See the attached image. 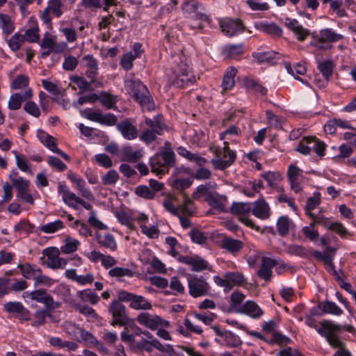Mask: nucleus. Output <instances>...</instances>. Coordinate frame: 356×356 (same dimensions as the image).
I'll return each instance as SVG.
<instances>
[{"label": "nucleus", "mask_w": 356, "mask_h": 356, "mask_svg": "<svg viewBox=\"0 0 356 356\" xmlns=\"http://www.w3.org/2000/svg\"><path fill=\"white\" fill-rule=\"evenodd\" d=\"M129 307L136 310L151 309L152 307V304L145 300L143 296H138L136 294L134 295L133 300L130 303Z\"/></svg>", "instance_id": "34"}, {"label": "nucleus", "mask_w": 356, "mask_h": 356, "mask_svg": "<svg viewBox=\"0 0 356 356\" xmlns=\"http://www.w3.org/2000/svg\"><path fill=\"white\" fill-rule=\"evenodd\" d=\"M236 313L243 314L253 318H258L263 315L264 312L255 302L248 300L240 306V308L236 309Z\"/></svg>", "instance_id": "16"}, {"label": "nucleus", "mask_w": 356, "mask_h": 356, "mask_svg": "<svg viewBox=\"0 0 356 356\" xmlns=\"http://www.w3.org/2000/svg\"><path fill=\"white\" fill-rule=\"evenodd\" d=\"M170 145V143L165 142V146L149 158L151 172L159 177L168 174L169 170L175 166L176 156Z\"/></svg>", "instance_id": "1"}, {"label": "nucleus", "mask_w": 356, "mask_h": 356, "mask_svg": "<svg viewBox=\"0 0 356 356\" xmlns=\"http://www.w3.org/2000/svg\"><path fill=\"white\" fill-rule=\"evenodd\" d=\"M177 261L181 264L191 266V270L194 272L210 270L208 261L198 255L195 257L179 255Z\"/></svg>", "instance_id": "12"}, {"label": "nucleus", "mask_w": 356, "mask_h": 356, "mask_svg": "<svg viewBox=\"0 0 356 356\" xmlns=\"http://www.w3.org/2000/svg\"><path fill=\"white\" fill-rule=\"evenodd\" d=\"M96 238L97 240L98 243L104 248H110L111 250H115L117 248V244L114 239L113 236L110 234H106L103 238L100 236V234H97Z\"/></svg>", "instance_id": "35"}, {"label": "nucleus", "mask_w": 356, "mask_h": 356, "mask_svg": "<svg viewBox=\"0 0 356 356\" xmlns=\"http://www.w3.org/2000/svg\"><path fill=\"white\" fill-rule=\"evenodd\" d=\"M99 99L102 105H104L107 109H117V106H115L118 102L117 96H114L107 92L103 91L100 92Z\"/></svg>", "instance_id": "30"}, {"label": "nucleus", "mask_w": 356, "mask_h": 356, "mask_svg": "<svg viewBox=\"0 0 356 356\" xmlns=\"http://www.w3.org/2000/svg\"><path fill=\"white\" fill-rule=\"evenodd\" d=\"M22 102L23 97L22 95L19 93H14L10 97L8 107L10 110H18L21 108Z\"/></svg>", "instance_id": "57"}, {"label": "nucleus", "mask_w": 356, "mask_h": 356, "mask_svg": "<svg viewBox=\"0 0 356 356\" xmlns=\"http://www.w3.org/2000/svg\"><path fill=\"white\" fill-rule=\"evenodd\" d=\"M209 289V284L202 277H195L192 280H188L189 293L193 298L208 295Z\"/></svg>", "instance_id": "10"}, {"label": "nucleus", "mask_w": 356, "mask_h": 356, "mask_svg": "<svg viewBox=\"0 0 356 356\" xmlns=\"http://www.w3.org/2000/svg\"><path fill=\"white\" fill-rule=\"evenodd\" d=\"M251 211L254 216L262 220L268 219L270 216V207L263 197L254 202Z\"/></svg>", "instance_id": "17"}, {"label": "nucleus", "mask_w": 356, "mask_h": 356, "mask_svg": "<svg viewBox=\"0 0 356 356\" xmlns=\"http://www.w3.org/2000/svg\"><path fill=\"white\" fill-rule=\"evenodd\" d=\"M292 220L287 216H282L278 218L276 226L279 235L286 236L289 232L291 226H293Z\"/></svg>", "instance_id": "25"}, {"label": "nucleus", "mask_w": 356, "mask_h": 356, "mask_svg": "<svg viewBox=\"0 0 356 356\" xmlns=\"http://www.w3.org/2000/svg\"><path fill=\"white\" fill-rule=\"evenodd\" d=\"M243 85L245 88L254 94H260L265 96L267 94V89L263 86L257 80L245 77L243 79Z\"/></svg>", "instance_id": "19"}, {"label": "nucleus", "mask_w": 356, "mask_h": 356, "mask_svg": "<svg viewBox=\"0 0 356 356\" xmlns=\"http://www.w3.org/2000/svg\"><path fill=\"white\" fill-rule=\"evenodd\" d=\"M196 81L195 76L191 74V69L185 61L184 56H179L172 66V74L168 83L175 88H185Z\"/></svg>", "instance_id": "2"}, {"label": "nucleus", "mask_w": 356, "mask_h": 356, "mask_svg": "<svg viewBox=\"0 0 356 356\" xmlns=\"http://www.w3.org/2000/svg\"><path fill=\"white\" fill-rule=\"evenodd\" d=\"M78 297L83 302H88L92 305H96L100 300L97 294L90 289L78 291Z\"/></svg>", "instance_id": "33"}, {"label": "nucleus", "mask_w": 356, "mask_h": 356, "mask_svg": "<svg viewBox=\"0 0 356 356\" xmlns=\"http://www.w3.org/2000/svg\"><path fill=\"white\" fill-rule=\"evenodd\" d=\"M66 243L62 245L60 251L65 254H70L74 252L79 245L80 243L76 239H72L70 236L65 238Z\"/></svg>", "instance_id": "46"}, {"label": "nucleus", "mask_w": 356, "mask_h": 356, "mask_svg": "<svg viewBox=\"0 0 356 356\" xmlns=\"http://www.w3.org/2000/svg\"><path fill=\"white\" fill-rule=\"evenodd\" d=\"M71 82L77 85L80 90H90V82L87 81L83 76H72L70 77Z\"/></svg>", "instance_id": "63"}, {"label": "nucleus", "mask_w": 356, "mask_h": 356, "mask_svg": "<svg viewBox=\"0 0 356 356\" xmlns=\"http://www.w3.org/2000/svg\"><path fill=\"white\" fill-rule=\"evenodd\" d=\"M280 54L276 51H265L253 53L252 57L257 60L259 64L261 63H275V60L279 58Z\"/></svg>", "instance_id": "23"}, {"label": "nucleus", "mask_w": 356, "mask_h": 356, "mask_svg": "<svg viewBox=\"0 0 356 356\" xmlns=\"http://www.w3.org/2000/svg\"><path fill=\"white\" fill-rule=\"evenodd\" d=\"M318 69L322 73L323 76L325 78L326 83H328L330 77L332 75L334 65L332 60H327L323 62L319 63Z\"/></svg>", "instance_id": "38"}, {"label": "nucleus", "mask_w": 356, "mask_h": 356, "mask_svg": "<svg viewBox=\"0 0 356 356\" xmlns=\"http://www.w3.org/2000/svg\"><path fill=\"white\" fill-rule=\"evenodd\" d=\"M17 268L21 270V273L26 279H33L35 265L29 263L19 264Z\"/></svg>", "instance_id": "52"}, {"label": "nucleus", "mask_w": 356, "mask_h": 356, "mask_svg": "<svg viewBox=\"0 0 356 356\" xmlns=\"http://www.w3.org/2000/svg\"><path fill=\"white\" fill-rule=\"evenodd\" d=\"M25 41L26 38L24 35L16 33L9 39L8 44L13 51H17L21 48Z\"/></svg>", "instance_id": "41"}, {"label": "nucleus", "mask_w": 356, "mask_h": 356, "mask_svg": "<svg viewBox=\"0 0 356 356\" xmlns=\"http://www.w3.org/2000/svg\"><path fill=\"white\" fill-rule=\"evenodd\" d=\"M117 129L122 136L129 140L136 139L138 136L136 127L133 124L132 119L126 118L117 124Z\"/></svg>", "instance_id": "13"}, {"label": "nucleus", "mask_w": 356, "mask_h": 356, "mask_svg": "<svg viewBox=\"0 0 356 356\" xmlns=\"http://www.w3.org/2000/svg\"><path fill=\"white\" fill-rule=\"evenodd\" d=\"M53 292L60 297L65 302L72 304L74 300L71 297V292L69 286L60 284L54 289Z\"/></svg>", "instance_id": "29"}, {"label": "nucleus", "mask_w": 356, "mask_h": 356, "mask_svg": "<svg viewBox=\"0 0 356 356\" xmlns=\"http://www.w3.org/2000/svg\"><path fill=\"white\" fill-rule=\"evenodd\" d=\"M243 247V243L241 241L230 237H225L221 241V248L231 253L240 251Z\"/></svg>", "instance_id": "22"}, {"label": "nucleus", "mask_w": 356, "mask_h": 356, "mask_svg": "<svg viewBox=\"0 0 356 356\" xmlns=\"http://www.w3.org/2000/svg\"><path fill=\"white\" fill-rule=\"evenodd\" d=\"M137 321L147 328L155 330L158 328L161 322V318L157 315L151 316L147 313L142 312L138 315Z\"/></svg>", "instance_id": "18"}, {"label": "nucleus", "mask_w": 356, "mask_h": 356, "mask_svg": "<svg viewBox=\"0 0 356 356\" xmlns=\"http://www.w3.org/2000/svg\"><path fill=\"white\" fill-rule=\"evenodd\" d=\"M318 308L322 310V313H327L337 316L342 314L343 311L334 302L330 300H325L318 304Z\"/></svg>", "instance_id": "31"}, {"label": "nucleus", "mask_w": 356, "mask_h": 356, "mask_svg": "<svg viewBox=\"0 0 356 356\" xmlns=\"http://www.w3.org/2000/svg\"><path fill=\"white\" fill-rule=\"evenodd\" d=\"M29 298L38 302L45 305L47 310H54L60 307L59 302L54 301L52 296L47 293L45 289H36L29 294Z\"/></svg>", "instance_id": "8"}, {"label": "nucleus", "mask_w": 356, "mask_h": 356, "mask_svg": "<svg viewBox=\"0 0 356 356\" xmlns=\"http://www.w3.org/2000/svg\"><path fill=\"white\" fill-rule=\"evenodd\" d=\"M42 49L51 50L54 53H59L63 49H59L56 42L51 38L44 36L40 44Z\"/></svg>", "instance_id": "54"}, {"label": "nucleus", "mask_w": 356, "mask_h": 356, "mask_svg": "<svg viewBox=\"0 0 356 356\" xmlns=\"http://www.w3.org/2000/svg\"><path fill=\"white\" fill-rule=\"evenodd\" d=\"M50 311L47 308L37 310L33 314L35 320L32 321L31 325L35 327L44 325L47 316H50Z\"/></svg>", "instance_id": "37"}, {"label": "nucleus", "mask_w": 356, "mask_h": 356, "mask_svg": "<svg viewBox=\"0 0 356 356\" xmlns=\"http://www.w3.org/2000/svg\"><path fill=\"white\" fill-rule=\"evenodd\" d=\"M343 38V35L335 33L332 29L326 28L320 31V42H336Z\"/></svg>", "instance_id": "24"}, {"label": "nucleus", "mask_w": 356, "mask_h": 356, "mask_svg": "<svg viewBox=\"0 0 356 356\" xmlns=\"http://www.w3.org/2000/svg\"><path fill=\"white\" fill-rule=\"evenodd\" d=\"M223 338L225 341L226 345L229 347H238L242 343L239 337L231 331H225Z\"/></svg>", "instance_id": "48"}, {"label": "nucleus", "mask_w": 356, "mask_h": 356, "mask_svg": "<svg viewBox=\"0 0 356 356\" xmlns=\"http://www.w3.org/2000/svg\"><path fill=\"white\" fill-rule=\"evenodd\" d=\"M236 156V154L234 151H229L228 160H222L221 159H213L211 163L216 169L222 170L230 166L234 162Z\"/></svg>", "instance_id": "36"}, {"label": "nucleus", "mask_w": 356, "mask_h": 356, "mask_svg": "<svg viewBox=\"0 0 356 356\" xmlns=\"http://www.w3.org/2000/svg\"><path fill=\"white\" fill-rule=\"evenodd\" d=\"M81 198L76 196L74 193L71 191L67 193L66 195L63 197V202L70 207L74 209H77V204H79V200Z\"/></svg>", "instance_id": "62"}, {"label": "nucleus", "mask_w": 356, "mask_h": 356, "mask_svg": "<svg viewBox=\"0 0 356 356\" xmlns=\"http://www.w3.org/2000/svg\"><path fill=\"white\" fill-rule=\"evenodd\" d=\"M76 184V189L79 191V193L81 194L83 197L89 200H92L94 199V196L91 191L88 188L85 187L86 183L82 178L78 180Z\"/></svg>", "instance_id": "61"}, {"label": "nucleus", "mask_w": 356, "mask_h": 356, "mask_svg": "<svg viewBox=\"0 0 356 356\" xmlns=\"http://www.w3.org/2000/svg\"><path fill=\"white\" fill-rule=\"evenodd\" d=\"M244 299L245 295L243 293L238 291L232 293L230 296L231 305L227 312H236V309L240 308L238 305L241 304Z\"/></svg>", "instance_id": "45"}, {"label": "nucleus", "mask_w": 356, "mask_h": 356, "mask_svg": "<svg viewBox=\"0 0 356 356\" xmlns=\"http://www.w3.org/2000/svg\"><path fill=\"white\" fill-rule=\"evenodd\" d=\"M237 70L234 67H229L225 73L222 81V87L224 90H231L235 84L234 77L237 74Z\"/></svg>", "instance_id": "26"}, {"label": "nucleus", "mask_w": 356, "mask_h": 356, "mask_svg": "<svg viewBox=\"0 0 356 356\" xmlns=\"http://www.w3.org/2000/svg\"><path fill=\"white\" fill-rule=\"evenodd\" d=\"M163 132V129H146L141 133L139 138L146 145H149L157 139V136L162 135Z\"/></svg>", "instance_id": "27"}, {"label": "nucleus", "mask_w": 356, "mask_h": 356, "mask_svg": "<svg viewBox=\"0 0 356 356\" xmlns=\"http://www.w3.org/2000/svg\"><path fill=\"white\" fill-rule=\"evenodd\" d=\"M63 222L60 220H57L54 222L42 225L40 227V230L44 233L51 234L56 232L58 229H63Z\"/></svg>", "instance_id": "49"}, {"label": "nucleus", "mask_w": 356, "mask_h": 356, "mask_svg": "<svg viewBox=\"0 0 356 356\" xmlns=\"http://www.w3.org/2000/svg\"><path fill=\"white\" fill-rule=\"evenodd\" d=\"M321 204V195L318 192L314 193L313 197H309L307 200L305 211L306 214L309 217V214L312 213V211L314 210L317 206Z\"/></svg>", "instance_id": "42"}, {"label": "nucleus", "mask_w": 356, "mask_h": 356, "mask_svg": "<svg viewBox=\"0 0 356 356\" xmlns=\"http://www.w3.org/2000/svg\"><path fill=\"white\" fill-rule=\"evenodd\" d=\"M26 40L30 42H36L39 40V28L36 24L35 26L28 29L24 35Z\"/></svg>", "instance_id": "60"}, {"label": "nucleus", "mask_w": 356, "mask_h": 356, "mask_svg": "<svg viewBox=\"0 0 356 356\" xmlns=\"http://www.w3.org/2000/svg\"><path fill=\"white\" fill-rule=\"evenodd\" d=\"M261 177L268 182V186L273 188L277 182L282 179V175L279 172L268 171L261 175Z\"/></svg>", "instance_id": "47"}, {"label": "nucleus", "mask_w": 356, "mask_h": 356, "mask_svg": "<svg viewBox=\"0 0 356 356\" xmlns=\"http://www.w3.org/2000/svg\"><path fill=\"white\" fill-rule=\"evenodd\" d=\"M38 137L40 141L51 151L57 147L56 138L46 132L42 130L38 131Z\"/></svg>", "instance_id": "43"}, {"label": "nucleus", "mask_w": 356, "mask_h": 356, "mask_svg": "<svg viewBox=\"0 0 356 356\" xmlns=\"http://www.w3.org/2000/svg\"><path fill=\"white\" fill-rule=\"evenodd\" d=\"M250 211L251 207L250 203L234 202L230 208V212L232 214L241 216L239 218V220L241 222L245 224L246 226L257 232H259L260 227L255 225L251 219L244 216L245 215L249 213Z\"/></svg>", "instance_id": "7"}, {"label": "nucleus", "mask_w": 356, "mask_h": 356, "mask_svg": "<svg viewBox=\"0 0 356 356\" xmlns=\"http://www.w3.org/2000/svg\"><path fill=\"white\" fill-rule=\"evenodd\" d=\"M119 179V175L115 170H108L105 175L102 177V184L105 186L113 185Z\"/></svg>", "instance_id": "55"}, {"label": "nucleus", "mask_w": 356, "mask_h": 356, "mask_svg": "<svg viewBox=\"0 0 356 356\" xmlns=\"http://www.w3.org/2000/svg\"><path fill=\"white\" fill-rule=\"evenodd\" d=\"M3 309L5 312L12 314L21 322L29 321L31 319V312L24 307L20 302H8L3 305Z\"/></svg>", "instance_id": "6"}, {"label": "nucleus", "mask_w": 356, "mask_h": 356, "mask_svg": "<svg viewBox=\"0 0 356 356\" xmlns=\"http://www.w3.org/2000/svg\"><path fill=\"white\" fill-rule=\"evenodd\" d=\"M136 194L146 200H152L154 197L155 193L149 188L145 185H140L136 188Z\"/></svg>", "instance_id": "53"}, {"label": "nucleus", "mask_w": 356, "mask_h": 356, "mask_svg": "<svg viewBox=\"0 0 356 356\" xmlns=\"http://www.w3.org/2000/svg\"><path fill=\"white\" fill-rule=\"evenodd\" d=\"M336 249L334 248L329 246L326 248L324 253L316 250L313 254L316 259L323 262L324 265L327 267V270L331 274L334 272V270H336V269L333 263L334 257L333 255L329 254V253H334Z\"/></svg>", "instance_id": "15"}, {"label": "nucleus", "mask_w": 356, "mask_h": 356, "mask_svg": "<svg viewBox=\"0 0 356 356\" xmlns=\"http://www.w3.org/2000/svg\"><path fill=\"white\" fill-rule=\"evenodd\" d=\"M74 307L77 311L79 312V313L86 316L92 317L94 319H97L98 318V315L95 310L88 305L76 304L74 305Z\"/></svg>", "instance_id": "58"}, {"label": "nucleus", "mask_w": 356, "mask_h": 356, "mask_svg": "<svg viewBox=\"0 0 356 356\" xmlns=\"http://www.w3.org/2000/svg\"><path fill=\"white\" fill-rule=\"evenodd\" d=\"M191 241L197 244L202 245L207 241V236L200 230L193 228L189 232Z\"/></svg>", "instance_id": "51"}, {"label": "nucleus", "mask_w": 356, "mask_h": 356, "mask_svg": "<svg viewBox=\"0 0 356 356\" xmlns=\"http://www.w3.org/2000/svg\"><path fill=\"white\" fill-rule=\"evenodd\" d=\"M220 26L222 32L228 37L236 35L245 30L243 23L238 19H222L220 21Z\"/></svg>", "instance_id": "9"}, {"label": "nucleus", "mask_w": 356, "mask_h": 356, "mask_svg": "<svg viewBox=\"0 0 356 356\" xmlns=\"http://www.w3.org/2000/svg\"><path fill=\"white\" fill-rule=\"evenodd\" d=\"M204 201L213 209H216L220 212H226L225 206L227 203V198L225 195H220L216 192L209 194L207 197H204Z\"/></svg>", "instance_id": "14"}, {"label": "nucleus", "mask_w": 356, "mask_h": 356, "mask_svg": "<svg viewBox=\"0 0 356 356\" xmlns=\"http://www.w3.org/2000/svg\"><path fill=\"white\" fill-rule=\"evenodd\" d=\"M319 323L323 327V329L318 330V333L326 339V341L331 347L339 348V350L345 348V343L336 334V333L341 332V327L338 324L328 320H323Z\"/></svg>", "instance_id": "4"}, {"label": "nucleus", "mask_w": 356, "mask_h": 356, "mask_svg": "<svg viewBox=\"0 0 356 356\" xmlns=\"http://www.w3.org/2000/svg\"><path fill=\"white\" fill-rule=\"evenodd\" d=\"M34 229V225H32L29 220H22L19 223H17L14 229L17 232H25L27 234L33 232Z\"/></svg>", "instance_id": "59"}, {"label": "nucleus", "mask_w": 356, "mask_h": 356, "mask_svg": "<svg viewBox=\"0 0 356 356\" xmlns=\"http://www.w3.org/2000/svg\"><path fill=\"white\" fill-rule=\"evenodd\" d=\"M256 28L258 30L263 31L264 33L270 35L273 37H281L282 35V29L280 26L275 23H264L261 22L256 25Z\"/></svg>", "instance_id": "20"}, {"label": "nucleus", "mask_w": 356, "mask_h": 356, "mask_svg": "<svg viewBox=\"0 0 356 356\" xmlns=\"http://www.w3.org/2000/svg\"><path fill=\"white\" fill-rule=\"evenodd\" d=\"M108 275L113 277H133V271L127 268L115 267L108 271Z\"/></svg>", "instance_id": "50"}, {"label": "nucleus", "mask_w": 356, "mask_h": 356, "mask_svg": "<svg viewBox=\"0 0 356 356\" xmlns=\"http://www.w3.org/2000/svg\"><path fill=\"white\" fill-rule=\"evenodd\" d=\"M29 79L25 74H19L12 81L10 88L12 90L24 89L29 86Z\"/></svg>", "instance_id": "44"}, {"label": "nucleus", "mask_w": 356, "mask_h": 356, "mask_svg": "<svg viewBox=\"0 0 356 356\" xmlns=\"http://www.w3.org/2000/svg\"><path fill=\"white\" fill-rule=\"evenodd\" d=\"M315 140V136H305L299 142L298 146L295 149L296 151L303 155H309L311 153L312 146H308V144H312Z\"/></svg>", "instance_id": "32"}, {"label": "nucleus", "mask_w": 356, "mask_h": 356, "mask_svg": "<svg viewBox=\"0 0 356 356\" xmlns=\"http://www.w3.org/2000/svg\"><path fill=\"white\" fill-rule=\"evenodd\" d=\"M124 154L127 160L132 163L137 162L143 156L141 150L138 149L136 151H132V149L130 147L125 149Z\"/></svg>", "instance_id": "64"}, {"label": "nucleus", "mask_w": 356, "mask_h": 356, "mask_svg": "<svg viewBox=\"0 0 356 356\" xmlns=\"http://www.w3.org/2000/svg\"><path fill=\"white\" fill-rule=\"evenodd\" d=\"M0 27L6 35H10L15 29L9 15L0 13Z\"/></svg>", "instance_id": "39"}, {"label": "nucleus", "mask_w": 356, "mask_h": 356, "mask_svg": "<svg viewBox=\"0 0 356 356\" xmlns=\"http://www.w3.org/2000/svg\"><path fill=\"white\" fill-rule=\"evenodd\" d=\"M127 92L143 108L150 111L154 110V104L147 88L139 79H129L124 81Z\"/></svg>", "instance_id": "3"}, {"label": "nucleus", "mask_w": 356, "mask_h": 356, "mask_svg": "<svg viewBox=\"0 0 356 356\" xmlns=\"http://www.w3.org/2000/svg\"><path fill=\"white\" fill-rule=\"evenodd\" d=\"M108 312L112 315L111 325L124 326L129 325L131 320L128 317L126 307L120 301L113 300L108 307ZM131 322L133 323V321Z\"/></svg>", "instance_id": "5"}, {"label": "nucleus", "mask_w": 356, "mask_h": 356, "mask_svg": "<svg viewBox=\"0 0 356 356\" xmlns=\"http://www.w3.org/2000/svg\"><path fill=\"white\" fill-rule=\"evenodd\" d=\"M286 20H289V22L286 24L287 27L297 35V38L299 41H304L309 35V31L304 29L301 25H299L296 19L291 20L286 18Z\"/></svg>", "instance_id": "21"}, {"label": "nucleus", "mask_w": 356, "mask_h": 356, "mask_svg": "<svg viewBox=\"0 0 356 356\" xmlns=\"http://www.w3.org/2000/svg\"><path fill=\"white\" fill-rule=\"evenodd\" d=\"M243 54V45L229 44L226 45L222 50V54L225 58L235 59Z\"/></svg>", "instance_id": "28"}, {"label": "nucleus", "mask_w": 356, "mask_h": 356, "mask_svg": "<svg viewBox=\"0 0 356 356\" xmlns=\"http://www.w3.org/2000/svg\"><path fill=\"white\" fill-rule=\"evenodd\" d=\"M84 112L86 113V114L84 115L83 112L82 115L90 121L106 126H117L118 118L113 113H108L103 115L99 111L88 112L85 111Z\"/></svg>", "instance_id": "11"}, {"label": "nucleus", "mask_w": 356, "mask_h": 356, "mask_svg": "<svg viewBox=\"0 0 356 356\" xmlns=\"http://www.w3.org/2000/svg\"><path fill=\"white\" fill-rule=\"evenodd\" d=\"M223 277L227 278L228 283L234 286H241L245 282L243 275L238 272H227Z\"/></svg>", "instance_id": "40"}, {"label": "nucleus", "mask_w": 356, "mask_h": 356, "mask_svg": "<svg viewBox=\"0 0 356 356\" xmlns=\"http://www.w3.org/2000/svg\"><path fill=\"white\" fill-rule=\"evenodd\" d=\"M192 184L193 179L191 178L176 179L172 181V186L174 189L181 191L188 188Z\"/></svg>", "instance_id": "56"}]
</instances>
